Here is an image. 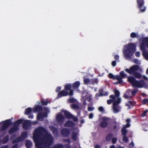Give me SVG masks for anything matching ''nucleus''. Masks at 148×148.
<instances>
[{
	"instance_id": "obj_1",
	"label": "nucleus",
	"mask_w": 148,
	"mask_h": 148,
	"mask_svg": "<svg viewBox=\"0 0 148 148\" xmlns=\"http://www.w3.org/2000/svg\"><path fill=\"white\" fill-rule=\"evenodd\" d=\"M47 133V130L42 127H39L35 130L33 138L35 143L36 148H49L53 144L54 139L50 134Z\"/></svg>"
},
{
	"instance_id": "obj_2",
	"label": "nucleus",
	"mask_w": 148,
	"mask_h": 148,
	"mask_svg": "<svg viewBox=\"0 0 148 148\" xmlns=\"http://www.w3.org/2000/svg\"><path fill=\"white\" fill-rule=\"evenodd\" d=\"M136 46L134 43H130L126 45L123 54L127 58L130 59L136 51Z\"/></svg>"
},
{
	"instance_id": "obj_3",
	"label": "nucleus",
	"mask_w": 148,
	"mask_h": 148,
	"mask_svg": "<svg viewBox=\"0 0 148 148\" xmlns=\"http://www.w3.org/2000/svg\"><path fill=\"white\" fill-rule=\"evenodd\" d=\"M127 81L133 87L142 88L146 85L145 82L143 80L138 81L132 76L128 77Z\"/></svg>"
},
{
	"instance_id": "obj_4",
	"label": "nucleus",
	"mask_w": 148,
	"mask_h": 148,
	"mask_svg": "<svg viewBox=\"0 0 148 148\" xmlns=\"http://www.w3.org/2000/svg\"><path fill=\"white\" fill-rule=\"evenodd\" d=\"M146 47L148 48V37L143 38L140 45V49L143 51V55L147 60H148V52L146 50Z\"/></svg>"
},
{
	"instance_id": "obj_5",
	"label": "nucleus",
	"mask_w": 148,
	"mask_h": 148,
	"mask_svg": "<svg viewBox=\"0 0 148 148\" xmlns=\"http://www.w3.org/2000/svg\"><path fill=\"white\" fill-rule=\"evenodd\" d=\"M139 67L137 65H134L130 68V69L126 68L125 69V71L130 74H133L134 77L137 79L141 78V75L140 74L135 71L138 70Z\"/></svg>"
},
{
	"instance_id": "obj_6",
	"label": "nucleus",
	"mask_w": 148,
	"mask_h": 148,
	"mask_svg": "<svg viewBox=\"0 0 148 148\" xmlns=\"http://www.w3.org/2000/svg\"><path fill=\"white\" fill-rule=\"evenodd\" d=\"M2 125V126L0 129V131L3 132L11 124V121L10 119H7L0 123Z\"/></svg>"
},
{
	"instance_id": "obj_7",
	"label": "nucleus",
	"mask_w": 148,
	"mask_h": 148,
	"mask_svg": "<svg viewBox=\"0 0 148 148\" xmlns=\"http://www.w3.org/2000/svg\"><path fill=\"white\" fill-rule=\"evenodd\" d=\"M73 90H70L69 92L64 89L62 91L60 92L57 97V98L59 99L62 97L66 96L68 95H69L70 97L73 96Z\"/></svg>"
},
{
	"instance_id": "obj_8",
	"label": "nucleus",
	"mask_w": 148,
	"mask_h": 148,
	"mask_svg": "<svg viewBox=\"0 0 148 148\" xmlns=\"http://www.w3.org/2000/svg\"><path fill=\"white\" fill-rule=\"evenodd\" d=\"M138 7L140 9V12H144L146 10V7L143 6L144 4V0H137Z\"/></svg>"
},
{
	"instance_id": "obj_9",
	"label": "nucleus",
	"mask_w": 148,
	"mask_h": 148,
	"mask_svg": "<svg viewBox=\"0 0 148 148\" xmlns=\"http://www.w3.org/2000/svg\"><path fill=\"white\" fill-rule=\"evenodd\" d=\"M65 119L64 116L61 114L57 115L56 117L57 123L60 126H62L63 124Z\"/></svg>"
},
{
	"instance_id": "obj_10",
	"label": "nucleus",
	"mask_w": 148,
	"mask_h": 148,
	"mask_svg": "<svg viewBox=\"0 0 148 148\" xmlns=\"http://www.w3.org/2000/svg\"><path fill=\"white\" fill-rule=\"evenodd\" d=\"M109 118L107 117H103L102 118V121L100 123V125L102 128L106 127L108 125V121L109 120Z\"/></svg>"
},
{
	"instance_id": "obj_11",
	"label": "nucleus",
	"mask_w": 148,
	"mask_h": 148,
	"mask_svg": "<svg viewBox=\"0 0 148 148\" xmlns=\"http://www.w3.org/2000/svg\"><path fill=\"white\" fill-rule=\"evenodd\" d=\"M31 121L29 120H26L23 123V128L25 130H28L31 127Z\"/></svg>"
},
{
	"instance_id": "obj_12",
	"label": "nucleus",
	"mask_w": 148,
	"mask_h": 148,
	"mask_svg": "<svg viewBox=\"0 0 148 148\" xmlns=\"http://www.w3.org/2000/svg\"><path fill=\"white\" fill-rule=\"evenodd\" d=\"M62 135L64 137L68 136L70 134V132L69 129L65 128H62L61 131Z\"/></svg>"
},
{
	"instance_id": "obj_13",
	"label": "nucleus",
	"mask_w": 148,
	"mask_h": 148,
	"mask_svg": "<svg viewBox=\"0 0 148 148\" xmlns=\"http://www.w3.org/2000/svg\"><path fill=\"white\" fill-rule=\"evenodd\" d=\"M19 125H15L14 124L13 127H11L9 131V134H12L16 132L19 129Z\"/></svg>"
},
{
	"instance_id": "obj_14",
	"label": "nucleus",
	"mask_w": 148,
	"mask_h": 148,
	"mask_svg": "<svg viewBox=\"0 0 148 148\" xmlns=\"http://www.w3.org/2000/svg\"><path fill=\"white\" fill-rule=\"evenodd\" d=\"M75 125V123L72 121L68 120L66 122L64 126L66 127H73Z\"/></svg>"
},
{
	"instance_id": "obj_15",
	"label": "nucleus",
	"mask_w": 148,
	"mask_h": 148,
	"mask_svg": "<svg viewBox=\"0 0 148 148\" xmlns=\"http://www.w3.org/2000/svg\"><path fill=\"white\" fill-rule=\"evenodd\" d=\"M50 130L52 131L53 134L54 135H57L58 134V129L54 126H51L49 127Z\"/></svg>"
},
{
	"instance_id": "obj_16",
	"label": "nucleus",
	"mask_w": 148,
	"mask_h": 148,
	"mask_svg": "<svg viewBox=\"0 0 148 148\" xmlns=\"http://www.w3.org/2000/svg\"><path fill=\"white\" fill-rule=\"evenodd\" d=\"M64 113L65 116L67 119H71L72 117L73 116V115L67 110H64Z\"/></svg>"
},
{
	"instance_id": "obj_17",
	"label": "nucleus",
	"mask_w": 148,
	"mask_h": 148,
	"mask_svg": "<svg viewBox=\"0 0 148 148\" xmlns=\"http://www.w3.org/2000/svg\"><path fill=\"white\" fill-rule=\"evenodd\" d=\"M42 110V107L40 105H37L35 106L34 109V112H39Z\"/></svg>"
},
{
	"instance_id": "obj_18",
	"label": "nucleus",
	"mask_w": 148,
	"mask_h": 148,
	"mask_svg": "<svg viewBox=\"0 0 148 148\" xmlns=\"http://www.w3.org/2000/svg\"><path fill=\"white\" fill-rule=\"evenodd\" d=\"M121 99L120 98H118L115 100H114L113 103V105L114 106H117L121 102Z\"/></svg>"
},
{
	"instance_id": "obj_19",
	"label": "nucleus",
	"mask_w": 148,
	"mask_h": 148,
	"mask_svg": "<svg viewBox=\"0 0 148 148\" xmlns=\"http://www.w3.org/2000/svg\"><path fill=\"white\" fill-rule=\"evenodd\" d=\"M24 140V139L21 136L17 137L13 141V143H18L19 142H21Z\"/></svg>"
},
{
	"instance_id": "obj_20",
	"label": "nucleus",
	"mask_w": 148,
	"mask_h": 148,
	"mask_svg": "<svg viewBox=\"0 0 148 148\" xmlns=\"http://www.w3.org/2000/svg\"><path fill=\"white\" fill-rule=\"evenodd\" d=\"M114 135L113 134L110 133L107 135L106 137V140L107 141H110L113 136Z\"/></svg>"
},
{
	"instance_id": "obj_21",
	"label": "nucleus",
	"mask_w": 148,
	"mask_h": 148,
	"mask_svg": "<svg viewBox=\"0 0 148 148\" xmlns=\"http://www.w3.org/2000/svg\"><path fill=\"white\" fill-rule=\"evenodd\" d=\"M9 140V136L8 135H7L3 138L1 141V142L2 144H4L7 143L8 141Z\"/></svg>"
},
{
	"instance_id": "obj_22",
	"label": "nucleus",
	"mask_w": 148,
	"mask_h": 148,
	"mask_svg": "<svg viewBox=\"0 0 148 148\" xmlns=\"http://www.w3.org/2000/svg\"><path fill=\"white\" fill-rule=\"evenodd\" d=\"M126 121L127 124L125 125H124L123 126V128L124 129H126V128L130 127V119H127Z\"/></svg>"
},
{
	"instance_id": "obj_23",
	"label": "nucleus",
	"mask_w": 148,
	"mask_h": 148,
	"mask_svg": "<svg viewBox=\"0 0 148 148\" xmlns=\"http://www.w3.org/2000/svg\"><path fill=\"white\" fill-rule=\"evenodd\" d=\"M80 84V82L79 81H76L73 84L72 87L73 88H78L79 87Z\"/></svg>"
},
{
	"instance_id": "obj_24",
	"label": "nucleus",
	"mask_w": 148,
	"mask_h": 148,
	"mask_svg": "<svg viewBox=\"0 0 148 148\" xmlns=\"http://www.w3.org/2000/svg\"><path fill=\"white\" fill-rule=\"evenodd\" d=\"M72 87L71 84H66L64 86V89L66 91L70 90Z\"/></svg>"
},
{
	"instance_id": "obj_25",
	"label": "nucleus",
	"mask_w": 148,
	"mask_h": 148,
	"mask_svg": "<svg viewBox=\"0 0 148 148\" xmlns=\"http://www.w3.org/2000/svg\"><path fill=\"white\" fill-rule=\"evenodd\" d=\"M32 143L29 140H27L25 142V146L27 148H31L32 146Z\"/></svg>"
},
{
	"instance_id": "obj_26",
	"label": "nucleus",
	"mask_w": 148,
	"mask_h": 148,
	"mask_svg": "<svg viewBox=\"0 0 148 148\" xmlns=\"http://www.w3.org/2000/svg\"><path fill=\"white\" fill-rule=\"evenodd\" d=\"M115 78V79L118 80L117 84H121L123 82V81L122 80V79L123 78H122V77H121L119 75H116V76Z\"/></svg>"
},
{
	"instance_id": "obj_27",
	"label": "nucleus",
	"mask_w": 148,
	"mask_h": 148,
	"mask_svg": "<svg viewBox=\"0 0 148 148\" xmlns=\"http://www.w3.org/2000/svg\"><path fill=\"white\" fill-rule=\"evenodd\" d=\"M77 133L75 132H73L72 133L71 138L74 141L76 140L77 139Z\"/></svg>"
},
{
	"instance_id": "obj_28",
	"label": "nucleus",
	"mask_w": 148,
	"mask_h": 148,
	"mask_svg": "<svg viewBox=\"0 0 148 148\" xmlns=\"http://www.w3.org/2000/svg\"><path fill=\"white\" fill-rule=\"evenodd\" d=\"M32 108H28L26 109L25 111V114L28 115L32 112Z\"/></svg>"
},
{
	"instance_id": "obj_29",
	"label": "nucleus",
	"mask_w": 148,
	"mask_h": 148,
	"mask_svg": "<svg viewBox=\"0 0 148 148\" xmlns=\"http://www.w3.org/2000/svg\"><path fill=\"white\" fill-rule=\"evenodd\" d=\"M43 117L42 116V113H39L37 114V119L38 120L40 121H43Z\"/></svg>"
},
{
	"instance_id": "obj_30",
	"label": "nucleus",
	"mask_w": 148,
	"mask_h": 148,
	"mask_svg": "<svg viewBox=\"0 0 148 148\" xmlns=\"http://www.w3.org/2000/svg\"><path fill=\"white\" fill-rule=\"evenodd\" d=\"M103 90L102 89H101L99 90V95L101 96H107L108 93L107 92H106L104 94H103Z\"/></svg>"
},
{
	"instance_id": "obj_31",
	"label": "nucleus",
	"mask_w": 148,
	"mask_h": 148,
	"mask_svg": "<svg viewBox=\"0 0 148 148\" xmlns=\"http://www.w3.org/2000/svg\"><path fill=\"white\" fill-rule=\"evenodd\" d=\"M23 119H20L15 121L14 124L15 125H18L19 124H21L23 123Z\"/></svg>"
},
{
	"instance_id": "obj_32",
	"label": "nucleus",
	"mask_w": 148,
	"mask_h": 148,
	"mask_svg": "<svg viewBox=\"0 0 148 148\" xmlns=\"http://www.w3.org/2000/svg\"><path fill=\"white\" fill-rule=\"evenodd\" d=\"M120 76L122 78L126 77L127 76V74L124 73L123 71H121L119 73Z\"/></svg>"
},
{
	"instance_id": "obj_33",
	"label": "nucleus",
	"mask_w": 148,
	"mask_h": 148,
	"mask_svg": "<svg viewBox=\"0 0 148 148\" xmlns=\"http://www.w3.org/2000/svg\"><path fill=\"white\" fill-rule=\"evenodd\" d=\"M121 132L122 135L123 136H126L127 133V131L126 130V129L122 128L121 130Z\"/></svg>"
},
{
	"instance_id": "obj_34",
	"label": "nucleus",
	"mask_w": 148,
	"mask_h": 148,
	"mask_svg": "<svg viewBox=\"0 0 148 148\" xmlns=\"http://www.w3.org/2000/svg\"><path fill=\"white\" fill-rule=\"evenodd\" d=\"M114 93L115 95V96L116 97L119 98V97L120 95V93L119 91L116 90H114Z\"/></svg>"
},
{
	"instance_id": "obj_35",
	"label": "nucleus",
	"mask_w": 148,
	"mask_h": 148,
	"mask_svg": "<svg viewBox=\"0 0 148 148\" xmlns=\"http://www.w3.org/2000/svg\"><path fill=\"white\" fill-rule=\"evenodd\" d=\"M84 81V83L85 84H88L90 82V80L88 78H84L83 79Z\"/></svg>"
},
{
	"instance_id": "obj_36",
	"label": "nucleus",
	"mask_w": 148,
	"mask_h": 148,
	"mask_svg": "<svg viewBox=\"0 0 148 148\" xmlns=\"http://www.w3.org/2000/svg\"><path fill=\"white\" fill-rule=\"evenodd\" d=\"M28 135V134L27 132H23L21 134V136H22L25 139V138H26Z\"/></svg>"
},
{
	"instance_id": "obj_37",
	"label": "nucleus",
	"mask_w": 148,
	"mask_h": 148,
	"mask_svg": "<svg viewBox=\"0 0 148 148\" xmlns=\"http://www.w3.org/2000/svg\"><path fill=\"white\" fill-rule=\"evenodd\" d=\"M138 91V90L137 89L132 90L131 91V94L133 96H135Z\"/></svg>"
},
{
	"instance_id": "obj_38",
	"label": "nucleus",
	"mask_w": 148,
	"mask_h": 148,
	"mask_svg": "<svg viewBox=\"0 0 148 148\" xmlns=\"http://www.w3.org/2000/svg\"><path fill=\"white\" fill-rule=\"evenodd\" d=\"M123 140L125 143H127L128 141V139L126 136H123Z\"/></svg>"
},
{
	"instance_id": "obj_39",
	"label": "nucleus",
	"mask_w": 148,
	"mask_h": 148,
	"mask_svg": "<svg viewBox=\"0 0 148 148\" xmlns=\"http://www.w3.org/2000/svg\"><path fill=\"white\" fill-rule=\"evenodd\" d=\"M108 77L110 79H115L116 75L114 76L112 73H110L108 74Z\"/></svg>"
},
{
	"instance_id": "obj_40",
	"label": "nucleus",
	"mask_w": 148,
	"mask_h": 148,
	"mask_svg": "<svg viewBox=\"0 0 148 148\" xmlns=\"http://www.w3.org/2000/svg\"><path fill=\"white\" fill-rule=\"evenodd\" d=\"M69 102L70 103H75L76 102V100L73 98H72L69 99Z\"/></svg>"
},
{
	"instance_id": "obj_41",
	"label": "nucleus",
	"mask_w": 148,
	"mask_h": 148,
	"mask_svg": "<svg viewBox=\"0 0 148 148\" xmlns=\"http://www.w3.org/2000/svg\"><path fill=\"white\" fill-rule=\"evenodd\" d=\"M63 146L62 144H58L55 145L53 148H63Z\"/></svg>"
},
{
	"instance_id": "obj_42",
	"label": "nucleus",
	"mask_w": 148,
	"mask_h": 148,
	"mask_svg": "<svg viewBox=\"0 0 148 148\" xmlns=\"http://www.w3.org/2000/svg\"><path fill=\"white\" fill-rule=\"evenodd\" d=\"M130 37L131 38H135L137 37V34L135 32H132L130 35Z\"/></svg>"
},
{
	"instance_id": "obj_43",
	"label": "nucleus",
	"mask_w": 148,
	"mask_h": 148,
	"mask_svg": "<svg viewBox=\"0 0 148 148\" xmlns=\"http://www.w3.org/2000/svg\"><path fill=\"white\" fill-rule=\"evenodd\" d=\"M48 103V101L44 100H42L41 102L42 105L43 106H46L47 105Z\"/></svg>"
},
{
	"instance_id": "obj_44",
	"label": "nucleus",
	"mask_w": 148,
	"mask_h": 148,
	"mask_svg": "<svg viewBox=\"0 0 148 148\" xmlns=\"http://www.w3.org/2000/svg\"><path fill=\"white\" fill-rule=\"evenodd\" d=\"M71 108L74 109H76L79 108L78 106L76 104H73L71 106Z\"/></svg>"
},
{
	"instance_id": "obj_45",
	"label": "nucleus",
	"mask_w": 148,
	"mask_h": 148,
	"mask_svg": "<svg viewBox=\"0 0 148 148\" xmlns=\"http://www.w3.org/2000/svg\"><path fill=\"white\" fill-rule=\"evenodd\" d=\"M113 108L114 112L116 113L119 112V109L116 107V106H113Z\"/></svg>"
},
{
	"instance_id": "obj_46",
	"label": "nucleus",
	"mask_w": 148,
	"mask_h": 148,
	"mask_svg": "<svg viewBox=\"0 0 148 148\" xmlns=\"http://www.w3.org/2000/svg\"><path fill=\"white\" fill-rule=\"evenodd\" d=\"M73 116L71 118V119H73V121L75 122H77L78 120V118L77 117L73 115Z\"/></svg>"
},
{
	"instance_id": "obj_47",
	"label": "nucleus",
	"mask_w": 148,
	"mask_h": 148,
	"mask_svg": "<svg viewBox=\"0 0 148 148\" xmlns=\"http://www.w3.org/2000/svg\"><path fill=\"white\" fill-rule=\"evenodd\" d=\"M92 82L93 84H97L98 83V79L96 78H95L92 80Z\"/></svg>"
},
{
	"instance_id": "obj_48",
	"label": "nucleus",
	"mask_w": 148,
	"mask_h": 148,
	"mask_svg": "<svg viewBox=\"0 0 148 148\" xmlns=\"http://www.w3.org/2000/svg\"><path fill=\"white\" fill-rule=\"evenodd\" d=\"M148 112V110H146L142 114L141 116V117H144L146 116L147 112Z\"/></svg>"
},
{
	"instance_id": "obj_49",
	"label": "nucleus",
	"mask_w": 148,
	"mask_h": 148,
	"mask_svg": "<svg viewBox=\"0 0 148 148\" xmlns=\"http://www.w3.org/2000/svg\"><path fill=\"white\" fill-rule=\"evenodd\" d=\"M117 138H113L112 139V143L114 144L116 143L117 141Z\"/></svg>"
},
{
	"instance_id": "obj_50",
	"label": "nucleus",
	"mask_w": 148,
	"mask_h": 148,
	"mask_svg": "<svg viewBox=\"0 0 148 148\" xmlns=\"http://www.w3.org/2000/svg\"><path fill=\"white\" fill-rule=\"evenodd\" d=\"M148 102V99H144L142 101V103L144 104H145Z\"/></svg>"
},
{
	"instance_id": "obj_51",
	"label": "nucleus",
	"mask_w": 148,
	"mask_h": 148,
	"mask_svg": "<svg viewBox=\"0 0 148 148\" xmlns=\"http://www.w3.org/2000/svg\"><path fill=\"white\" fill-rule=\"evenodd\" d=\"M98 110L100 112H104V110L103 107L101 106L99 107L98 108Z\"/></svg>"
},
{
	"instance_id": "obj_52",
	"label": "nucleus",
	"mask_w": 148,
	"mask_h": 148,
	"mask_svg": "<svg viewBox=\"0 0 148 148\" xmlns=\"http://www.w3.org/2000/svg\"><path fill=\"white\" fill-rule=\"evenodd\" d=\"M113 100L112 99H109L107 100V103L108 104L110 105L111 104L113 101Z\"/></svg>"
},
{
	"instance_id": "obj_53",
	"label": "nucleus",
	"mask_w": 148,
	"mask_h": 148,
	"mask_svg": "<svg viewBox=\"0 0 148 148\" xmlns=\"http://www.w3.org/2000/svg\"><path fill=\"white\" fill-rule=\"evenodd\" d=\"M128 103L130 104L133 106H134L136 103L135 102L131 101H128Z\"/></svg>"
},
{
	"instance_id": "obj_54",
	"label": "nucleus",
	"mask_w": 148,
	"mask_h": 148,
	"mask_svg": "<svg viewBox=\"0 0 148 148\" xmlns=\"http://www.w3.org/2000/svg\"><path fill=\"white\" fill-rule=\"evenodd\" d=\"M95 108L93 107H88V111H92L94 110Z\"/></svg>"
},
{
	"instance_id": "obj_55",
	"label": "nucleus",
	"mask_w": 148,
	"mask_h": 148,
	"mask_svg": "<svg viewBox=\"0 0 148 148\" xmlns=\"http://www.w3.org/2000/svg\"><path fill=\"white\" fill-rule=\"evenodd\" d=\"M123 97L125 99H127L128 98H131V97H129L126 94H124V95H123Z\"/></svg>"
},
{
	"instance_id": "obj_56",
	"label": "nucleus",
	"mask_w": 148,
	"mask_h": 148,
	"mask_svg": "<svg viewBox=\"0 0 148 148\" xmlns=\"http://www.w3.org/2000/svg\"><path fill=\"white\" fill-rule=\"evenodd\" d=\"M109 97L110 98L112 99V100H113V101H114L116 97L114 95H111Z\"/></svg>"
},
{
	"instance_id": "obj_57",
	"label": "nucleus",
	"mask_w": 148,
	"mask_h": 148,
	"mask_svg": "<svg viewBox=\"0 0 148 148\" xmlns=\"http://www.w3.org/2000/svg\"><path fill=\"white\" fill-rule=\"evenodd\" d=\"M112 65L113 66H115L116 65V61H113L112 62Z\"/></svg>"
},
{
	"instance_id": "obj_58",
	"label": "nucleus",
	"mask_w": 148,
	"mask_h": 148,
	"mask_svg": "<svg viewBox=\"0 0 148 148\" xmlns=\"http://www.w3.org/2000/svg\"><path fill=\"white\" fill-rule=\"evenodd\" d=\"M18 145L17 143H16L13 145L11 148H17L18 147Z\"/></svg>"
},
{
	"instance_id": "obj_59",
	"label": "nucleus",
	"mask_w": 148,
	"mask_h": 148,
	"mask_svg": "<svg viewBox=\"0 0 148 148\" xmlns=\"http://www.w3.org/2000/svg\"><path fill=\"white\" fill-rule=\"evenodd\" d=\"M134 143L132 141L131 142L129 146L130 147L132 148L134 146Z\"/></svg>"
},
{
	"instance_id": "obj_60",
	"label": "nucleus",
	"mask_w": 148,
	"mask_h": 148,
	"mask_svg": "<svg viewBox=\"0 0 148 148\" xmlns=\"http://www.w3.org/2000/svg\"><path fill=\"white\" fill-rule=\"evenodd\" d=\"M140 53L139 51L137 52L136 53L135 55L136 57H139L140 56Z\"/></svg>"
},
{
	"instance_id": "obj_61",
	"label": "nucleus",
	"mask_w": 148,
	"mask_h": 148,
	"mask_svg": "<svg viewBox=\"0 0 148 148\" xmlns=\"http://www.w3.org/2000/svg\"><path fill=\"white\" fill-rule=\"evenodd\" d=\"M119 58V56L118 55H115L114 57V59L116 61H118Z\"/></svg>"
},
{
	"instance_id": "obj_62",
	"label": "nucleus",
	"mask_w": 148,
	"mask_h": 148,
	"mask_svg": "<svg viewBox=\"0 0 148 148\" xmlns=\"http://www.w3.org/2000/svg\"><path fill=\"white\" fill-rule=\"evenodd\" d=\"M64 142H67L69 143H71V140L69 139H65L64 140Z\"/></svg>"
},
{
	"instance_id": "obj_63",
	"label": "nucleus",
	"mask_w": 148,
	"mask_h": 148,
	"mask_svg": "<svg viewBox=\"0 0 148 148\" xmlns=\"http://www.w3.org/2000/svg\"><path fill=\"white\" fill-rule=\"evenodd\" d=\"M61 90V87L60 86H58L56 89V92H59L60 90Z\"/></svg>"
},
{
	"instance_id": "obj_64",
	"label": "nucleus",
	"mask_w": 148,
	"mask_h": 148,
	"mask_svg": "<svg viewBox=\"0 0 148 148\" xmlns=\"http://www.w3.org/2000/svg\"><path fill=\"white\" fill-rule=\"evenodd\" d=\"M42 115L43 118L45 117H47V113L46 112L42 113Z\"/></svg>"
}]
</instances>
